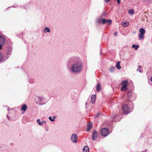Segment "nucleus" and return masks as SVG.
Segmentation results:
<instances>
[{"label": "nucleus", "mask_w": 152, "mask_h": 152, "mask_svg": "<svg viewBox=\"0 0 152 152\" xmlns=\"http://www.w3.org/2000/svg\"><path fill=\"white\" fill-rule=\"evenodd\" d=\"M104 1L106 2H108L110 0H104Z\"/></svg>", "instance_id": "nucleus-34"}, {"label": "nucleus", "mask_w": 152, "mask_h": 152, "mask_svg": "<svg viewBox=\"0 0 152 152\" xmlns=\"http://www.w3.org/2000/svg\"><path fill=\"white\" fill-rule=\"evenodd\" d=\"M12 48L10 47H6L4 50L5 53L7 55H10L12 53Z\"/></svg>", "instance_id": "nucleus-9"}, {"label": "nucleus", "mask_w": 152, "mask_h": 152, "mask_svg": "<svg viewBox=\"0 0 152 152\" xmlns=\"http://www.w3.org/2000/svg\"><path fill=\"white\" fill-rule=\"evenodd\" d=\"M138 37L140 40L142 39L144 37V34H139Z\"/></svg>", "instance_id": "nucleus-22"}, {"label": "nucleus", "mask_w": 152, "mask_h": 152, "mask_svg": "<svg viewBox=\"0 0 152 152\" xmlns=\"http://www.w3.org/2000/svg\"><path fill=\"white\" fill-rule=\"evenodd\" d=\"M121 63L120 61H118L116 63L115 66L117 67V69H120L121 68V66L120 65Z\"/></svg>", "instance_id": "nucleus-17"}, {"label": "nucleus", "mask_w": 152, "mask_h": 152, "mask_svg": "<svg viewBox=\"0 0 152 152\" xmlns=\"http://www.w3.org/2000/svg\"><path fill=\"white\" fill-rule=\"evenodd\" d=\"M132 48H135L134 49L136 50L137 49V48L139 47V45H136L135 44H133L132 46Z\"/></svg>", "instance_id": "nucleus-21"}, {"label": "nucleus", "mask_w": 152, "mask_h": 152, "mask_svg": "<svg viewBox=\"0 0 152 152\" xmlns=\"http://www.w3.org/2000/svg\"><path fill=\"white\" fill-rule=\"evenodd\" d=\"M77 136L75 134H73L71 136V139L73 143H76L77 142Z\"/></svg>", "instance_id": "nucleus-8"}, {"label": "nucleus", "mask_w": 152, "mask_h": 152, "mask_svg": "<svg viewBox=\"0 0 152 152\" xmlns=\"http://www.w3.org/2000/svg\"><path fill=\"white\" fill-rule=\"evenodd\" d=\"M100 20H101V19H98L97 20V23H98L99 24L100 23Z\"/></svg>", "instance_id": "nucleus-30"}, {"label": "nucleus", "mask_w": 152, "mask_h": 152, "mask_svg": "<svg viewBox=\"0 0 152 152\" xmlns=\"http://www.w3.org/2000/svg\"><path fill=\"white\" fill-rule=\"evenodd\" d=\"M150 80L152 82V77L150 78Z\"/></svg>", "instance_id": "nucleus-37"}, {"label": "nucleus", "mask_w": 152, "mask_h": 152, "mask_svg": "<svg viewBox=\"0 0 152 152\" xmlns=\"http://www.w3.org/2000/svg\"><path fill=\"white\" fill-rule=\"evenodd\" d=\"M127 95L129 97H130L131 96V95L132 94V92L131 91H129L128 92H127Z\"/></svg>", "instance_id": "nucleus-26"}, {"label": "nucleus", "mask_w": 152, "mask_h": 152, "mask_svg": "<svg viewBox=\"0 0 152 152\" xmlns=\"http://www.w3.org/2000/svg\"><path fill=\"white\" fill-rule=\"evenodd\" d=\"M42 122V123H45L46 122V121H43Z\"/></svg>", "instance_id": "nucleus-38"}, {"label": "nucleus", "mask_w": 152, "mask_h": 152, "mask_svg": "<svg viewBox=\"0 0 152 152\" xmlns=\"http://www.w3.org/2000/svg\"><path fill=\"white\" fill-rule=\"evenodd\" d=\"M102 23L104 24L107 23L108 26L110 25L112 23V21L111 20H106L104 18L102 19L101 20Z\"/></svg>", "instance_id": "nucleus-7"}, {"label": "nucleus", "mask_w": 152, "mask_h": 152, "mask_svg": "<svg viewBox=\"0 0 152 152\" xmlns=\"http://www.w3.org/2000/svg\"><path fill=\"white\" fill-rule=\"evenodd\" d=\"M102 54V52H100V54Z\"/></svg>", "instance_id": "nucleus-43"}, {"label": "nucleus", "mask_w": 152, "mask_h": 152, "mask_svg": "<svg viewBox=\"0 0 152 152\" xmlns=\"http://www.w3.org/2000/svg\"><path fill=\"white\" fill-rule=\"evenodd\" d=\"M116 117V115H113L111 117V118L113 121H116L115 120Z\"/></svg>", "instance_id": "nucleus-25"}, {"label": "nucleus", "mask_w": 152, "mask_h": 152, "mask_svg": "<svg viewBox=\"0 0 152 152\" xmlns=\"http://www.w3.org/2000/svg\"><path fill=\"white\" fill-rule=\"evenodd\" d=\"M48 118L50 120V121L53 122L54 121V119H52L51 116L49 117Z\"/></svg>", "instance_id": "nucleus-27"}, {"label": "nucleus", "mask_w": 152, "mask_h": 152, "mask_svg": "<svg viewBox=\"0 0 152 152\" xmlns=\"http://www.w3.org/2000/svg\"><path fill=\"white\" fill-rule=\"evenodd\" d=\"M101 132L102 136L106 137L109 134V130L108 129L104 128L102 129Z\"/></svg>", "instance_id": "nucleus-3"}, {"label": "nucleus", "mask_w": 152, "mask_h": 152, "mask_svg": "<svg viewBox=\"0 0 152 152\" xmlns=\"http://www.w3.org/2000/svg\"><path fill=\"white\" fill-rule=\"evenodd\" d=\"M76 58L75 57H72L70 58L69 60V62L70 64H72V63H75L76 61Z\"/></svg>", "instance_id": "nucleus-11"}, {"label": "nucleus", "mask_w": 152, "mask_h": 152, "mask_svg": "<svg viewBox=\"0 0 152 152\" xmlns=\"http://www.w3.org/2000/svg\"><path fill=\"white\" fill-rule=\"evenodd\" d=\"M40 120L39 119H38L37 120L36 122L37 123H39L40 122Z\"/></svg>", "instance_id": "nucleus-31"}, {"label": "nucleus", "mask_w": 152, "mask_h": 152, "mask_svg": "<svg viewBox=\"0 0 152 152\" xmlns=\"http://www.w3.org/2000/svg\"><path fill=\"white\" fill-rule=\"evenodd\" d=\"M139 72H141V70L140 69H139Z\"/></svg>", "instance_id": "nucleus-41"}, {"label": "nucleus", "mask_w": 152, "mask_h": 152, "mask_svg": "<svg viewBox=\"0 0 152 152\" xmlns=\"http://www.w3.org/2000/svg\"><path fill=\"white\" fill-rule=\"evenodd\" d=\"M92 124L91 123L88 124L87 131H89L92 128Z\"/></svg>", "instance_id": "nucleus-15"}, {"label": "nucleus", "mask_w": 152, "mask_h": 152, "mask_svg": "<svg viewBox=\"0 0 152 152\" xmlns=\"http://www.w3.org/2000/svg\"><path fill=\"white\" fill-rule=\"evenodd\" d=\"M101 114H102L101 113H97L95 116V118H97Z\"/></svg>", "instance_id": "nucleus-28"}, {"label": "nucleus", "mask_w": 152, "mask_h": 152, "mask_svg": "<svg viewBox=\"0 0 152 152\" xmlns=\"http://www.w3.org/2000/svg\"><path fill=\"white\" fill-rule=\"evenodd\" d=\"M56 117L55 116H54L53 117V119H54H54Z\"/></svg>", "instance_id": "nucleus-36"}, {"label": "nucleus", "mask_w": 152, "mask_h": 152, "mask_svg": "<svg viewBox=\"0 0 152 152\" xmlns=\"http://www.w3.org/2000/svg\"><path fill=\"white\" fill-rule=\"evenodd\" d=\"M139 69H140L139 68L137 69V71H138V70L139 71Z\"/></svg>", "instance_id": "nucleus-42"}, {"label": "nucleus", "mask_w": 152, "mask_h": 152, "mask_svg": "<svg viewBox=\"0 0 152 152\" xmlns=\"http://www.w3.org/2000/svg\"><path fill=\"white\" fill-rule=\"evenodd\" d=\"M141 67L142 66H141V65H139L138 66V67H139V68H141Z\"/></svg>", "instance_id": "nucleus-39"}, {"label": "nucleus", "mask_w": 152, "mask_h": 152, "mask_svg": "<svg viewBox=\"0 0 152 152\" xmlns=\"http://www.w3.org/2000/svg\"><path fill=\"white\" fill-rule=\"evenodd\" d=\"M96 91L97 92H99L101 90V87L100 84L98 83L96 87Z\"/></svg>", "instance_id": "nucleus-18"}, {"label": "nucleus", "mask_w": 152, "mask_h": 152, "mask_svg": "<svg viewBox=\"0 0 152 152\" xmlns=\"http://www.w3.org/2000/svg\"><path fill=\"white\" fill-rule=\"evenodd\" d=\"M117 34V32H115V33H114V35L115 36H116Z\"/></svg>", "instance_id": "nucleus-35"}, {"label": "nucleus", "mask_w": 152, "mask_h": 152, "mask_svg": "<svg viewBox=\"0 0 152 152\" xmlns=\"http://www.w3.org/2000/svg\"><path fill=\"white\" fill-rule=\"evenodd\" d=\"M124 27H126L128 26L129 25V23L128 22L124 21L121 24Z\"/></svg>", "instance_id": "nucleus-19"}, {"label": "nucleus", "mask_w": 152, "mask_h": 152, "mask_svg": "<svg viewBox=\"0 0 152 152\" xmlns=\"http://www.w3.org/2000/svg\"><path fill=\"white\" fill-rule=\"evenodd\" d=\"M2 61V56L1 55V53H0V61Z\"/></svg>", "instance_id": "nucleus-29"}, {"label": "nucleus", "mask_w": 152, "mask_h": 152, "mask_svg": "<svg viewBox=\"0 0 152 152\" xmlns=\"http://www.w3.org/2000/svg\"><path fill=\"white\" fill-rule=\"evenodd\" d=\"M7 117L8 118V119H9V118H10L9 117H8V115H7Z\"/></svg>", "instance_id": "nucleus-40"}, {"label": "nucleus", "mask_w": 152, "mask_h": 152, "mask_svg": "<svg viewBox=\"0 0 152 152\" xmlns=\"http://www.w3.org/2000/svg\"><path fill=\"white\" fill-rule=\"evenodd\" d=\"M5 40L3 37L0 35V49L2 48V46L4 44Z\"/></svg>", "instance_id": "nucleus-10"}, {"label": "nucleus", "mask_w": 152, "mask_h": 152, "mask_svg": "<svg viewBox=\"0 0 152 152\" xmlns=\"http://www.w3.org/2000/svg\"><path fill=\"white\" fill-rule=\"evenodd\" d=\"M35 99L38 102L41 104H44V98L43 97L37 96Z\"/></svg>", "instance_id": "nucleus-5"}, {"label": "nucleus", "mask_w": 152, "mask_h": 152, "mask_svg": "<svg viewBox=\"0 0 152 152\" xmlns=\"http://www.w3.org/2000/svg\"><path fill=\"white\" fill-rule=\"evenodd\" d=\"M129 14L133 15L134 13V11L133 10H129Z\"/></svg>", "instance_id": "nucleus-24"}, {"label": "nucleus", "mask_w": 152, "mask_h": 152, "mask_svg": "<svg viewBox=\"0 0 152 152\" xmlns=\"http://www.w3.org/2000/svg\"><path fill=\"white\" fill-rule=\"evenodd\" d=\"M121 85H122V86L121 89V90L122 91H125L127 89V86L128 84V82L127 80L123 81L121 83Z\"/></svg>", "instance_id": "nucleus-2"}, {"label": "nucleus", "mask_w": 152, "mask_h": 152, "mask_svg": "<svg viewBox=\"0 0 152 152\" xmlns=\"http://www.w3.org/2000/svg\"><path fill=\"white\" fill-rule=\"evenodd\" d=\"M43 32L44 33L46 32H50V29L48 27H45L44 28Z\"/></svg>", "instance_id": "nucleus-14"}, {"label": "nucleus", "mask_w": 152, "mask_h": 152, "mask_svg": "<svg viewBox=\"0 0 152 152\" xmlns=\"http://www.w3.org/2000/svg\"><path fill=\"white\" fill-rule=\"evenodd\" d=\"M42 124V122L40 121V122H39V123L38 124L39 125H41Z\"/></svg>", "instance_id": "nucleus-33"}, {"label": "nucleus", "mask_w": 152, "mask_h": 152, "mask_svg": "<svg viewBox=\"0 0 152 152\" xmlns=\"http://www.w3.org/2000/svg\"><path fill=\"white\" fill-rule=\"evenodd\" d=\"M83 65L80 62H77L74 63L71 66L72 72L74 74L80 73L83 69Z\"/></svg>", "instance_id": "nucleus-1"}, {"label": "nucleus", "mask_w": 152, "mask_h": 152, "mask_svg": "<svg viewBox=\"0 0 152 152\" xmlns=\"http://www.w3.org/2000/svg\"><path fill=\"white\" fill-rule=\"evenodd\" d=\"M122 110L123 113L125 114H128L129 112V108L127 105H123L122 107Z\"/></svg>", "instance_id": "nucleus-4"}, {"label": "nucleus", "mask_w": 152, "mask_h": 152, "mask_svg": "<svg viewBox=\"0 0 152 152\" xmlns=\"http://www.w3.org/2000/svg\"><path fill=\"white\" fill-rule=\"evenodd\" d=\"M87 102L86 103V104H87Z\"/></svg>", "instance_id": "nucleus-44"}, {"label": "nucleus", "mask_w": 152, "mask_h": 152, "mask_svg": "<svg viewBox=\"0 0 152 152\" xmlns=\"http://www.w3.org/2000/svg\"><path fill=\"white\" fill-rule=\"evenodd\" d=\"M117 4H119L120 3L121 1L120 0H117Z\"/></svg>", "instance_id": "nucleus-32"}, {"label": "nucleus", "mask_w": 152, "mask_h": 152, "mask_svg": "<svg viewBox=\"0 0 152 152\" xmlns=\"http://www.w3.org/2000/svg\"><path fill=\"white\" fill-rule=\"evenodd\" d=\"M115 67L114 66H112L110 68V71L111 72H113L115 71Z\"/></svg>", "instance_id": "nucleus-23"}, {"label": "nucleus", "mask_w": 152, "mask_h": 152, "mask_svg": "<svg viewBox=\"0 0 152 152\" xmlns=\"http://www.w3.org/2000/svg\"><path fill=\"white\" fill-rule=\"evenodd\" d=\"M27 107V106L26 104H23L22 106L21 110L24 112H25L26 111Z\"/></svg>", "instance_id": "nucleus-16"}, {"label": "nucleus", "mask_w": 152, "mask_h": 152, "mask_svg": "<svg viewBox=\"0 0 152 152\" xmlns=\"http://www.w3.org/2000/svg\"><path fill=\"white\" fill-rule=\"evenodd\" d=\"M98 133L96 130H94L92 132V139L93 140H96L98 138Z\"/></svg>", "instance_id": "nucleus-6"}, {"label": "nucleus", "mask_w": 152, "mask_h": 152, "mask_svg": "<svg viewBox=\"0 0 152 152\" xmlns=\"http://www.w3.org/2000/svg\"><path fill=\"white\" fill-rule=\"evenodd\" d=\"M83 152H89V148L88 146L86 145L85 146L83 149Z\"/></svg>", "instance_id": "nucleus-13"}, {"label": "nucleus", "mask_w": 152, "mask_h": 152, "mask_svg": "<svg viewBox=\"0 0 152 152\" xmlns=\"http://www.w3.org/2000/svg\"><path fill=\"white\" fill-rule=\"evenodd\" d=\"M139 32L140 34H144L145 32V29L143 28H141L139 30Z\"/></svg>", "instance_id": "nucleus-20"}, {"label": "nucleus", "mask_w": 152, "mask_h": 152, "mask_svg": "<svg viewBox=\"0 0 152 152\" xmlns=\"http://www.w3.org/2000/svg\"><path fill=\"white\" fill-rule=\"evenodd\" d=\"M96 96L95 95H92L91 97V102L93 104L96 101Z\"/></svg>", "instance_id": "nucleus-12"}]
</instances>
